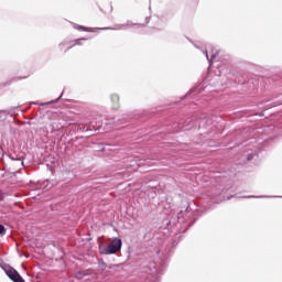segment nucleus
I'll use <instances>...</instances> for the list:
<instances>
[{
  "label": "nucleus",
  "instance_id": "1",
  "mask_svg": "<svg viewBox=\"0 0 282 282\" xmlns=\"http://www.w3.org/2000/svg\"><path fill=\"white\" fill-rule=\"evenodd\" d=\"M122 248V240L120 238H115L111 240L110 245L107 247H99L100 254H116Z\"/></svg>",
  "mask_w": 282,
  "mask_h": 282
},
{
  "label": "nucleus",
  "instance_id": "2",
  "mask_svg": "<svg viewBox=\"0 0 282 282\" xmlns=\"http://www.w3.org/2000/svg\"><path fill=\"white\" fill-rule=\"evenodd\" d=\"M6 274L7 276H9V279L13 282H25V280H23V278L21 276V274H19V271H17L13 268H9L6 270Z\"/></svg>",
  "mask_w": 282,
  "mask_h": 282
},
{
  "label": "nucleus",
  "instance_id": "3",
  "mask_svg": "<svg viewBox=\"0 0 282 282\" xmlns=\"http://www.w3.org/2000/svg\"><path fill=\"white\" fill-rule=\"evenodd\" d=\"M112 109H120V96L112 94L110 97Z\"/></svg>",
  "mask_w": 282,
  "mask_h": 282
},
{
  "label": "nucleus",
  "instance_id": "4",
  "mask_svg": "<svg viewBox=\"0 0 282 282\" xmlns=\"http://www.w3.org/2000/svg\"><path fill=\"white\" fill-rule=\"evenodd\" d=\"M82 41H87V39L82 37V39H77V40H73V41L68 42L67 50H72V47H76V45H83Z\"/></svg>",
  "mask_w": 282,
  "mask_h": 282
},
{
  "label": "nucleus",
  "instance_id": "5",
  "mask_svg": "<svg viewBox=\"0 0 282 282\" xmlns=\"http://www.w3.org/2000/svg\"><path fill=\"white\" fill-rule=\"evenodd\" d=\"M77 30H82V32H94V30L87 26H78Z\"/></svg>",
  "mask_w": 282,
  "mask_h": 282
},
{
  "label": "nucleus",
  "instance_id": "6",
  "mask_svg": "<svg viewBox=\"0 0 282 282\" xmlns=\"http://www.w3.org/2000/svg\"><path fill=\"white\" fill-rule=\"evenodd\" d=\"M3 232H6V227H3V225H0V235H3Z\"/></svg>",
  "mask_w": 282,
  "mask_h": 282
},
{
  "label": "nucleus",
  "instance_id": "7",
  "mask_svg": "<svg viewBox=\"0 0 282 282\" xmlns=\"http://www.w3.org/2000/svg\"><path fill=\"white\" fill-rule=\"evenodd\" d=\"M83 276H85L83 273H77L76 274V279H83Z\"/></svg>",
  "mask_w": 282,
  "mask_h": 282
},
{
  "label": "nucleus",
  "instance_id": "8",
  "mask_svg": "<svg viewBox=\"0 0 282 282\" xmlns=\"http://www.w3.org/2000/svg\"><path fill=\"white\" fill-rule=\"evenodd\" d=\"M1 199H3V196L1 195V191H0V202H1Z\"/></svg>",
  "mask_w": 282,
  "mask_h": 282
},
{
  "label": "nucleus",
  "instance_id": "9",
  "mask_svg": "<svg viewBox=\"0 0 282 282\" xmlns=\"http://www.w3.org/2000/svg\"><path fill=\"white\" fill-rule=\"evenodd\" d=\"M99 30H106V29H99Z\"/></svg>",
  "mask_w": 282,
  "mask_h": 282
}]
</instances>
